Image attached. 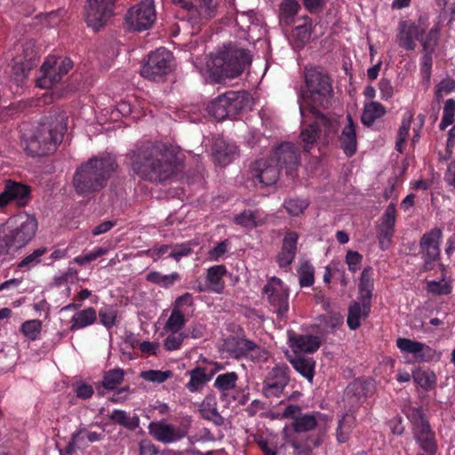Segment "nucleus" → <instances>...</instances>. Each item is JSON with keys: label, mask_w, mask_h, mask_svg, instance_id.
Segmentation results:
<instances>
[{"label": "nucleus", "mask_w": 455, "mask_h": 455, "mask_svg": "<svg viewBox=\"0 0 455 455\" xmlns=\"http://www.w3.org/2000/svg\"><path fill=\"white\" fill-rule=\"evenodd\" d=\"M307 92L299 95V111L305 121L307 116L316 118L324 127L325 136L337 134L339 129V116L324 114L321 109H328L333 97L331 79L321 67H306L304 69Z\"/></svg>", "instance_id": "f257e3e1"}, {"label": "nucleus", "mask_w": 455, "mask_h": 455, "mask_svg": "<svg viewBox=\"0 0 455 455\" xmlns=\"http://www.w3.org/2000/svg\"><path fill=\"white\" fill-rule=\"evenodd\" d=\"M178 149L171 145L150 141L137 144L128 154L131 168L141 180L159 184L176 171Z\"/></svg>", "instance_id": "f03ea898"}, {"label": "nucleus", "mask_w": 455, "mask_h": 455, "mask_svg": "<svg viewBox=\"0 0 455 455\" xmlns=\"http://www.w3.org/2000/svg\"><path fill=\"white\" fill-rule=\"evenodd\" d=\"M116 157L108 153L100 154L83 163L73 176V187L80 196L100 191L117 169Z\"/></svg>", "instance_id": "7ed1b4c3"}, {"label": "nucleus", "mask_w": 455, "mask_h": 455, "mask_svg": "<svg viewBox=\"0 0 455 455\" xmlns=\"http://www.w3.org/2000/svg\"><path fill=\"white\" fill-rule=\"evenodd\" d=\"M251 56L247 50L228 44L211 55L207 67L211 78L215 83H221L226 78H235L240 76L245 67L251 64Z\"/></svg>", "instance_id": "20e7f679"}, {"label": "nucleus", "mask_w": 455, "mask_h": 455, "mask_svg": "<svg viewBox=\"0 0 455 455\" xmlns=\"http://www.w3.org/2000/svg\"><path fill=\"white\" fill-rule=\"evenodd\" d=\"M7 233L0 237V252L8 253L28 244L37 230V220L34 216L20 214L6 222Z\"/></svg>", "instance_id": "39448f33"}, {"label": "nucleus", "mask_w": 455, "mask_h": 455, "mask_svg": "<svg viewBox=\"0 0 455 455\" xmlns=\"http://www.w3.org/2000/svg\"><path fill=\"white\" fill-rule=\"evenodd\" d=\"M251 108V98L243 92H228L207 106V112L218 121L233 117Z\"/></svg>", "instance_id": "423d86ee"}, {"label": "nucleus", "mask_w": 455, "mask_h": 455, "mask_svg": "<svg viewBox=\"0 0 455 455\" xmlns=\"http://www.w3.org/2000/svg\"><path fill=\"white\" fill-rule=\"evenodd\" d=\"M198 5L189 0H172L177 7L176 17L187 21L192 28L200 26L216 15L217 3L214 0H198Z\"/></svg>", "instance_id": "0eeeda50"}, {"label": "nucleus", "mask_w": 455, "mask_h": 455, "mask_svg": "<svg viewBox=\"0 0 455 455\" xmlns=\"http://www.w3.org/2000/svg\"><path fill=\"white\" fill-rule=\"evenodd\" d=\"M25 150L28 155L39 156L47 155L56 149L62 140V134L47 125H41L36 133L28 138L23 136Z\"/></svg>", "instance_id": "6e6552de"}, {"label": "nucleus", "mask_w": 455, "mask_h": 455, "mask_svg": "<svg viewBox=\"0 0 455 455\" xmlns=\"http://www.w3.org/2000/svg\"><path fill=\"white\" fill-rule=\"evenodd\" d=\"M172 54L165 48H159L148 55L140 74L151 81H160L172 70Z\"/></svg>", "instance_id": "1a4fd4ad"}, {"label": "nucleus", "mask_w": 455, "mask_h": 455, "mask_svg": "<svg viewBox=\"0 0 455 455\" xmlns=\"http://www.w3.org/2000/svg\"><path fill=\"white\" fill-rule=\"evenodd\" d=\"M73 62L69 58L49 56L41 66L43 76L36 84L41 88H49L58 84L62 76L71 69Z\"/></svg>", "instance_id": "9d476101"}, {"label": "nucleus", "mask_w": 455, "mask_h": 455, "mask_svg": "<svg viewBox=\"0 0 455 455\" xmlns=\"http://www.w3.org/2000/svg\"><path fill=\"white\" fill-rule=\"evenodd\" d=\"M289 373L290 369L285 363L274 366L263 380V395L267 398L280 397L290 382Z\"/></svg>", "instance_id": "9b49d317"}, {"label": "nucleus", "mask_w": 455, "mask_h": 455, "mask_svg": "<svg viewBox=\"0 0 455 455\" xmlns=\"http://www.w3.org/2000/svg\"><path fill=\"white\" fill-rule=\"evenodd\" d=\"M227 351L235 359L251 357L252 360H265L267 357V351L251 339L241 337L228 338L225 341Z\"/></svg>", "instance_id": "f8f14e48"}, {"label": "nucleus", "mask_w": 455, "mask_h": 455, "mask_svg": "<svg viewBox=\"0 0 455 455\" xmlns=\"http://www.w3.org/2000/svg\"><path fill=\"white\" fill-rule=\"evenodd\" d=\"M262 296L267 299L280 317L284 316L289 307V294L281 279L271 277L262 289Z\"/></svg>", "instance_id": "ddd939ff"}, {"label": "nucleus", "mask_w": 455, "mask_h": 455, "mask_svg": "<svg viewBox=\"0 0 455 455\" xmlns=\"http://www.w3.org/2000/svg\"><path fill=\"white\" fill-rule=\"evenodd\" d=\"M156 20L154 0H142L132 7L126 15V21L137 31L149 28Z\"/></svg>", "instance_id": "4468645a"}, {"label": "nucleus", "mask_w": 455, "mask_h": 455, "mask_svg": "<svg viewBox=\"0 0 455 455\" xmlns=\"http://www.w3.org/2000/svg\"><path fill=\"white\" fill-rule=\"evenodd\" d=\"M85 20L88 27L98 31L113 15L116 0H87Z\"/></svg>", "instance_id": "2eb2a0df"}, {"label": "nucleus", "mask_w": 455, "mask_h": 455, "mask_svg": "<svg viewBox=\"0 0 455 455\" xmlns=\"http://www.w3.org/2000/svg\"><path fill=\"white\" fill-rule=\"evenodd\" d=\"M443 238V230L435 228L426 232L419 240V250L424 260V267L431 269L440 257V245Z\"/></svg>", "instance_id": "dca6fc26"}, {"label": "nucleus", "mask_w": 455, "mask_h": 455, "mask_svg": "<svg viewBox=\"0 0 455 455\" xmlns=\"http://www.w3.org/2000/svg\"><path fill=\"white\" fill-rule=\"evenodd\" d=\"M270 159L280 169H285L288 175H292L299 164V150L292 143L283 142L274 149Z\"/></svg>", "instance_id": "f3484780"}, {"label": "nucleus", "mask_w": 455, "mask_h": 455, "mask_svg": "<svg viewBox=\"0 0 455 455\" xmlns=\"http://www.w3.org/2000/svg\"><path fill=\"white\" fill-rule=\"evenodd\" d=\"M148 431L156 441L163 443H176L187 435L185 430L164 420L151 422Z\"/></svg>", "instance_id": "a211bd4d"}, {"label": "nucleus", "mask_w": 455, "mask_h": 455, "mask_svg": "<svg viewBox=\"0 0 455 455\" xmlns=\"http://www.w3.org/2000/svg\"><path fill=\"white\" fill-rule=\"evenodd\" d=\"M280 168L271 159H260L251 168L252 177L262 186L274 185L279 179Z\"/></svg>", "instance_id": "6ab92c4d"}, {"label": "nucleus", "mask_w": 455, "mask_h": 455, "mask_svg": "<svg viewBox=\"0 0 455 455\" xmlns=\"http://www.w3.org/2000/svg\"><path fill=\"white\" fill-rule=\"evenodd\" d=\"M375 391L374 383L371 379H355L345 390V397L351 406H359L362 402Z\"/></svg>", "instance_id": "aec40b11"}, {"label": "nucleus", "mask_w": 455, "mask_h": 455, "mask_svg": "<svg viewBox=\"0 0 455 455\" xmlns=\"http://www.w3.org/2000/svg\"><path fill=\"white\" fill-rule=\"evenodd\" d=\"M395 204H388L381 218V223L378 227V240L382 251L387 250L391 243L395 233Z\"/></svg>", "instance_id": "412c9836"}, {"label": "nucleus", "mask_w": 455, "mask_h": 455, "mask_svg": "<svg viewBox=\"0 0 455 455\" xmlns=\"http://www.w3.org/2000/svg\"><path fill=\"white\" fill-rule=\"evenodd\" d=\"M396 346L401 352L412 355L418 362L430 361L435 355V350L427 344L407 338H398Z\"/></svg>", "instance_id": "4be33fe9"}, {"label": "nucleus", "mask_w": 455, "mask_h": 455, "mask_svg": "<svg viewBox=\"0 0 455 455\" xmlns=\"http://www.w3.org/2000/svg\"><path fill=\"white\" fill-rule=\"evenodd\" d=\"M299 235L297 232L289 231L284 235L280 251L276 255V262L280 267L290 266L297 253Z\"/></svg>", "instance_id": "5701e85b"}, {"label": "nucleus", "mask_w": 455, "mask_h": 455, "mask_svg": "<svg viewBox=\"0 0 455 455\" xmlns=\"http://www.w3.org/2000/svg\"><path fill=\"white\" fill-rule=\"evenodd\" d=\"M422 30L413 22L403 20L399 23L398 34L396 36L398 44L407 50L411 51L416 47L414 40H419Z\"/></svg>", "instance_id": "b1692460"}, {"label": "nucleus", "mask_w": 455, "mask_h": 455, "mask_svg": "<svg viewBox=\"0 0 455 455\" xmlns=\"http://www.w3.org/2000/svg\"><path fill=\"white\" fill-rule=\"evenodd\" d=\"M347 124L342 129L341 134L339 137L340 148L344 154L350 157L356 153L357 140L355 132V124H354L350 115L347 116Z\"/></svg>", "instance_id": "393cba45"}, {"label": "nucleus", "mask_w": 455, "mask_h": 455, "mask_svg": "<svg viewBox=\"0 0 455 455\" xmlns=\"http://www.w3.org/2000/svg\"><path fill=\"white\" fill-rule=\"evenodd\" d=\"M290 347L295 353H314L320 345V338L314 335L292 334L289 336Z\"/></svg>", "instance_id": "a878e982"}, {"label": "nucleus", "mask_w": 455, "mask_h": 455, "mask_svg": "<svg viewBox=\"0 0 455 455\" xmlns=\"http://www.w3.org/2000/svg\"><path fill=\"white\" fill-rule=\"evenodd\" d=\"M302 20L303 22L297 25L291 34V44L298 49L309 43L313 29V22L309 17L304 16Z\"/></svg>", "instance_id": "bb28decb"}, {"label": "nucleus", "mask_w": 455, "mask_h": 455, "mask_svg": "<svg viewBox=\"0 0 455 455\" xmlns=\"http://www.w3.org/2000/svg\"><path fill=\"white\" fill-rule=\"evenodd\" d=\"M413 435L420 449L426 452L427 455L436 454L437 442L430 425L414 431Z\"/></svg>", "instance_id": "cd10ccee"}, {"label": "nucleus", "mask_w": 455, "mask_h": 455, "mask_svg": "<svg viewBox=\"0 0 455 455\" xmlns=\"http://www.w3.org/2000/svg\"><path fill=\"white\" fill-rule=\"evenodd\" d=\"M4 189L12 201L18 206L23 207L28 204L30 198V188L28 186L8 180L5 181Z\"/></svg>", "instance_id": "c85d7f7f"}, {"label": "nucleus", "mask_w": 455, "mask_h": 455, "mask_svg": "<svg viewBox=\"0 0 455 455\" xmlns=\"http://www.w3.org/2000/svg\"><path fill=\"white\" fill-rule=\"evenodd\" d=\"M267 215L260 210H245L235 217V222L246 228H253L266 224Z\"/></svg>", "instance_id": "c756f323"}, {"label": "nucleus", "mask_w": 455, "mask_h": 455, "mask_svg": "<svg viewBox=\"0 0 455 455\" xmlns=\"http://www.w3.org/2000/svg\"><path fill=\"white\" fill-rule=\"evenodd\" d=\"M186 374L189 376V380L185 387L190 393L200 392L211 380L206 367L196 366Z\"/></svg>", "instance_id": "7c9ffc66"}, {"label": "nucleus", "mask_w": 455, "mask_h": 455, "mask_svg": "<svg viewBox=\"0 0 455 455\" xmlns=\"http://www.w3.org/2000/svg\"><path fill=\"white\" fill-rule=\"evenodd\" d=\"M97 321V312L95 308L90 307L83 310L76 311L71 318L70 331L84 329L93 324Z\"/></svg>", "instance_id": "2f4dec72"}, {"label": "nucleus", "mask_w": 455, "mask_h": 455, "mask_svg": "<svg viewBox=\"0 0 455 455\" xmlns=\"http://www.w3.org/2000/svg\"><path fill=\"white\" fill-rule=\"evenodd\" d=\"M315 122L310 124L307 127L304 128L300 132V139L302 142L304 143L303 148L304 150L307 152H309L312 146L316 142L317 139L319 138L321 129L323 128V131L324 132V127L323 124H318L317 119L314 118ZM336 134H333L335 136ZM323 136L326 140H328L330 137H332V135H330L328 137L325 136V133L323 132Z\"/></svg>", "instance_id": "473e14b6"}, {"label": "nucleus", "mask_w": 455, "mask_h": 455, "mask_svg": "<svg viewBox=\"0 0 455 455\" xmlns=\"http://www.w3.org/2000/svg\"><path fill=\"white\" fill-rule=\"evenodd\" d=\"M371 308L369 305H361L359 302H353L348 307L347 323L348 327L355 331L361 326V319L368 317Z\"/></svg>", "instance_id": "72a5a7b5"}, {"label": "nucleus", "mask_w": 455, "mask_h": 455, "mask_svg": "<svg viewBox=\"0 0 455 455\" xmlns=\"http://www.w3.org/2000/svg\"><path fill=\"white\" fill-rule=\"evenodd\" d=\"M213 157L221 165L228 164L236 155V147L219 140L213 145Z\"/></svg>", "instance_id": "f704fd0d"}, {"label": "nucleus", "mask_w": 455, "mask_h": 455, "mask_svg": "<svg viewBox=\"0 0 455 455\" xmlns=\"http://www.w3.org/2000/svg\"><path fill=\"white\" fill-rule=\"evenodd\" d=\"M323 415L320 412L301 414L292 423V428L296 433L308 432L319 426Z\"/></svg>", "instance_id": "c9c22d12"}, {"label": "nucleus", "mask_w": 455, "mask_h": 455, "mask_svg": "<svg viewBox=\"0 0 455 455\" xmlns=\"http://www.w3.org/2000/svg\"><path fill=\"white\" fill-rule=\"evenodd\" d=\"M290 363L297 372L312 383L315 367V362L313 358L297 355L290 359Z\"/></svg>", "instance_id": "e433bc0d"}, {"label": "nucleus", "mask_w": 455, "mask_h": 455, "mask_svg": "<svg viewBox=\"0 0 455 455\" xmlns=\"http://www.w3.org/2000/svg\"><path fill=\"white\" fill-rule=\"evenodd\" d=\"M385 114L386 108L382 104L378 101H371L364 105L361 121L364 125L370 127Z\"/></svg>", "instance_id": "4c0bfd02"}, {"label": "nucleus", "mask_w": 455, "mask_h": 455, "mask_svg": "<svg viewBox=\"0 0 455 455\" xmlns=\"http://www.w3.org/2000/svg\"><path fill=\"white\" fill-rule=\"evenodd\" d=\"M108 419L127 429L134 430L140 425L139 417L134 415L131 417L128 412L123 410H114L108 416Z\"/></svg>", "instance_id": "58836bf2"}, {"label": "nucleus", "mask_w": 455, "mask_h": 455, "mask_svg": "<svg viewBox=\"0 0 455 455\" xmlns=\"http://www.w3.org/2000/svg\"><path fill=\"white\" fill-rule=\"evenodd\" d=\"M224 265H216L207 270V281L212 285L211 290L217 293H221L224 289L223 275L226 274Z\"/></svg>", "instance_id": "ea45409f"}, {"label": "nucleus", "mask_w": 455, "mask_h": 455, "mask_svg": "<svg viewBox=\"0 0 455 455\" xmlns=\"http://www.w3.org/2000/svg\"><path fill=\"white\" fill-rule=\"evenodd\" d=\"M299 7V4L297 0L283 1L280 5V22L285 26L291 25Z\"/></svg>", "instance_id": "a19ab883"}, {"label": "nucleus", "mask_w": 455, "mask_h": 455, "mask_svg": "<svg viewBox=\"0 0 455 455\" xmlns=\"http://www.w3.org/2000/svg\"><path fill=\"white\" fill-rule=\"evenodd\" d=\"M238 379V374L235 371L222 373L217 376L213 386L216 389L225 394L236 387Z\"/></svg>", "instance_id": "79ce46f5"}, {"label": "nucleus", "mask_w": 455, "mask_h": 455, "mask_svg": "<svg viewBox=\"0 0 455 455\" xmlns=\"http://www.w3.org/2000/svg\"><path fill=\"white\" fill-rule=\"evenodd\" d=\"M413 380L425 391H429L435 387L436 377L433 371L417 369L412 373Z\"/></svg>", "instance_id": "37998d69"}, {"label": "nucleus", "mask_w": 455, "mask_h": 455, "mask_svg": "<svg viewBox=\"0 0 455 455\" xmlns=\"http://www.w3.org/2000/svg\"><path fill=\"white\" fill-rule=\"evenodd\" d=\"M180 279V275L177 272H173L170 275H163L160 272L153 271L147 275V280L148 282L156 283L164 288L172 286Z\"/></svg>", "instance_id": "c03bdc74"}, {"label": "nucleus", "mask_w": 455, "mask_h": 455, "mask_svg": "<svg viewBox=\"0 0 455 455\" xmlns=\"http://www.w3.org/2000/svg\"><path fill=\"white\" fill-rule=\"evenodd\" d=\"M104 436L105 435L103 431L98 433L89 431L85 427H82L71 435V437L74 439V441L76 442L79 448L81 447V445L84 443L85 440H87V442L89 443H96L101 441L104 438Z\"/></svg>", "instance_id": "a18cd8bd"}, {"label": "nucleus", "mask_w": 455, "mask_h": 455, "mask_svg": "<svg viewBox=\"0 0 455 455\" xmlns=\"http://www.w3.org/2000/svg\"><path fill=\"white\" fill-rule=\"evenodd\" d=\"M405 414L412 424V431L429 426L421 407H409Z\"/></svg>", "instance_id": "49530a36"}, {"label": "nucleus", "mask_w": 455, "mask_h": 455, "mask_svg": "<svg viewBox=\"0 0 455 455\" xmlns=\"http://www.w3.org/2000/svg\"><path fill=\"white\" fill-rule=\"evenodd\" d=\"M124 377V371L122 369L109 370L103 376L102 386L104 388L113 390L120 385Z\"/></svg>", "instance_id": "de8ad7c7"}, {"label": "nucleus", "mask_w": 455, "mask_h": 455, "mask_svg": "<svg viewBox=\"0 0 455 455\" xmlns=\"http://www.w3.org/2000/svg\"><path fill=\"white\" fill-rule=\"evenodd\" d=\"M46 251L47 249L44 247L35 250L32 253L23 258L18 263V268H20L22 271L30 270L32 267H34L35 266L38 265L41 262V257Z\"/></svg>", "instance_id": "09e8293b"}, {"label": "nucleus", "mask_w": 455, "mask_h": 455, "mask_svg": "<svg viewBox=\"0 0 455 455\" xmlns=\"http://www.w3.org/2000/svg\"><path fill=\"white\" fill-rule=\"evenodd\" d=\"M423 47V52H434L435 46L439 41V27H433L427 36L424 38L423 34L419 36V40Z\"/></svg>", "instance_id": "8fccbe9b"}, {"label": "nucleus", "mask_w": 455, "mask_h": 455, "mask_svg": "<svg viewBox=\"0 0 455 455\" xmlns=\"http://www.w3.org/2000/svg\"><path fill=\"white\" fill-rule=\"evenodd\" d=\"M185 323L184 315L179 308L174 307L164 325V330L180 331Z\"/></svg>", "instance_id": "3c124183"}, {"label": "nucleus", "mask_w": 455, "mask_h": 455, "mask_svg": "<svg viewBox=\"0 0 455 455\" xmlns=\"http://www.w3.org/2000/svg\"><path fill=\"white\" fill-rule=\"evenodd\" d=\"M172 376V372L169 370L159 371V370H148L140 372V378L144 380L161 384L166 381Z\"/></svg>", "instance_id": "603ef678"}, {"label": "nucleus", "mask_w": 455, "mask_h": 455, "mask_svg": "<svg viewBox=\"0 0 455 455\" xmlns=\"http://www.w3.org/2000/svg\"><path fill=\"white\" fill-rule=\"evenodd\" d=\"M199 411L203 419L212 421L216 426H223L225 419L219 413L217 408H211L207 406L205 402L200 406Z\"/></svg>", "instance_id": "864d4df0"}, {"label": "nucleus", "mask_w": 455, "mask_h": 455, "mask_svg": "<svg viewBox=\"0 0 455 455\" xmlns=\"http://www.w3.org/2000/svg\"><path fill=\"white\" fill-rule=\"evenodd\" d=\"M455 116V100L449 99L446 100L443 107V113L441 123L439 124V129L444 131L449 125L454 122Z\"/></svg>", "instance_id": "5fc2aeb1"}, {"label": "nucleus", "mask_w": 455, "mask_h": 455, "mask_svg": "<svg viewBox=\"0 0 455 455\" xmlns=\"http://www.w3.org/2000/svg\"><path fill=\"white\" fill-rule=\"evenodd\" d=\"M171 333L167 335L164 340V347L168 351L179 349L187 335L180 331H169Z\"/></svg>", "instance_id": "6e6d98bb"}, {"label": "nucleus", "mask_w": 455, "mask_h": 455, "mask_svg": "<svg viewBox=\"0 0 455 455\" xmlns=\"http://www.w3.org/2000/svg\"><path fill=\"white\" fill-rule=\"evenodd\" d=\"M307 206L308 203L307 201L295 198L285 200L283 203V207L291 216H299L303 213Z\"/></svg>", "instance_id": "4d7b16f0"}, {"label": "nucleus", "mask_w": 455, "mask_h": 455, "mask_svg": "<svg viewBox=\"0 0 455 455\" xmlns=\"http://www.w3.org/2000/svg\"><path fill=\"white\" fill-rule=\"evenodd\" d=\"M116 310L110 306L104 307L99 311L100 322L107 329L112 328L116 324Z\"/></svg>", "instance_id": "13d9d810"}, {"label": "nucleus", "mask_w": 455, "mask_h": 455, "mask_svg": "<svg viewBox=\"0 0 455 455\" xmlns=\"http://www.w3.org/2000/svg\"><path fill=\"white\" fill-rule=\"evenodd\" d=\"M42 329V323L39 320L27 321L21 325L22 333L31 340L37 339Z\"/></svg>", "instance_id": "bf43d9fd"}, {"label": "nucleus", "mask_w": 455, "mask_h": 455, "mask_svg": "<svg viewBox=\"0 0 455 455\" xmlns=\"http://www.w3.org/2000/svg\"><path fill=\"white\" fill-rule=\"evenodd\" d=\"M299 280L301 287H308L314 283V268L308 263H304L299 269Z\"/></svg>", "instance_id": "052dcab7"}, {"label": "nucleus", "mask_w": 455, "mask_h": 455, "mask_svg": "<svg viewBox=\"0 0 455 455\" xmlns=\"http://www.w3.org/2000/svg\"><path fill=\"white\" fill-rule=\"evenodd\" d=\"M455 89V80L451 77L443 79L436 86L435 91V99L440 101L444 95L451 93Z\"/></svg>", "instance_id": "680f3d73"}, {"label": "nucleus", "mask_w": 455, "mask_h": 455, "mask_svg": "<svg viewBox=\"0 0 455 455\" xmlns=\"http://www.w3.org/2000/svg\"><path fill=\"white\" fill-rule=\"evenodd\" d=\"M427 290L435 295H447L451 292V285L444 279L430 281L427 283Z\"/></svg>", "instance_id": "e2e57ef3"}, {"label": "nucleus", "mask_w": 455, "mask_h": 455, "mask_svg": "<svg viewBox=\"0 0 455 455\" xmlns=\"http://www.w3.org/2000/svg\"><path fill=\"white\" fill-rule=\"evenodd\" d=\"M192 253L190 243H177L172 245L169 257L173 258L176 261H180L181 258L188 256Z\"/></svg>", "instance_id": "0e129e2a"}, {"label": "nucleus", "mask_w": 455, "mask_h": 455, "mask_svg": "<svg viewBox=\"0 0 455 455\" xmlns=\"http://www.w3.org/2000/svg\"><path fill=\"white\" fill-rule=\"evenodd\" d=\"M108 252L107 248L98 247L92 251L79 255L74 259V261L79 265H85Z\"/></svg>", "instance_id": "69168bd1"}, {"label": "nucleus", "mask_w": 455, "mask_h": 455, "mask_svg": "<svg viewBox=\"0 0 455 455\" xmlns=\"http://www.w3.org/2000/svg\"><path fill=\"white\" fill-rule=\"evenodd\" d=\"M172 450H164L160 451L157 447L150 442L142 441L140 443V454L139 455H169Z\"/></svg>", "instance_id": "338daca9"}, {"label": "nucleus", "mask_w": 455, "mask_h": 455, "mask_svg": "<svg viewBox=\"0 0 455 455\" xmlns=\"http://www.w3.org/2000/svg\"><path fill=\"white\" fill-rule=\"evenodd\" d=\"M254 440L264 455H277V448L275 443H269L261 435L255 436Z\"/></svg>", "instance_id": "774afa93"}]
</instances>
